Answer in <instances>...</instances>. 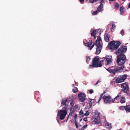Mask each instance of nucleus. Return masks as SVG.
<instances>
[{
	"mask_svg": "<svg viewBox=\"0 0 130 130\" xmlns=\"http://www.w3.org/2000/svg\"><path fill=\"white\" fill-rule=\"evenodd\" d=\"M126 60L125 55L123 54H120L117 56L116 62L118 65L117 67L114 68V69H107V70L109 73L115 75L116 74L121 72L124 68V64Z\"/></svg>",
	"mask_w": 130,
	"mask_h": 130,
	"instance_id": "nucleus-1",
	"label": "nucleus"
},
{
	"mask_svg": "<svg viewBox=\"0 0 130 130\" xmlns=\"http://www.w3.org/2000/svg\"><path fill=\"white\" fill-rule=\"evenodd\" d=\"M104 60H101L100 62L99 57L98 56H96L92 60V64L90 65L89 68H93L100 67L102 66V62Z\"/></svg>",
	"mask_w": 130,
	"mask_h": 130,
	"instance_id": "nucleus-2",
	"label": "nucleus"
},
{
	"mask_svg": "<svg viewBox=\"0 0 130 130\" xmlns=\"http://www.w3.org/2000/svg\"><path fill=\"white\" fill-rule=\"evenodd\" d=\"M121 42L119 41L115 42L113 41L109 43L110 49L112 50L117 49L121 44Z\"/></svg>",
	"mask_w": 130,
	"mask_h": 130,
	"instance_id": "nucleus-3",
	"label": "nucleus"
},
{
	"mask_svg": "<svg viewBox=\"0 0 130 130\" xmlns=\"http://www.w3.org/2000/svg\"><path fill=\"white\" fill-rule=\"evenodd\" d=\"M101 40V39L100 37L99 36L95 41V45L96 46V47L95 54L96 55H98L100 53L101 51V50L102 48L100 42V41Z\"/></svg>",
	"mask_w": 130,
	"mask_h": 130,
	"instance_id": "nucleus-4",
	"label": "nucleus"
},
{
	"mask_svg": "<svg viewBox=\"0 0 130 130\" xmlns=\"http://www.w3.org/2000/svg\"><path fill=\"white\" fill-rule=\"evenodd\" d=\"M67 113L66 110H60L58 111L57 116L60 120H63L65 118Z\"/></svg>",
	"mask_w": 130,
	"mask_h": 130,
	"instance_id": "nucleus-5",
	"label": "nucleus"
},
{
	"mask_svg": "<svg viewBox=\"0 0 130 130\" xmlns=\"http://www.w3.org/2000/svg\"><path fill=\"white\" fill-rule=\"evenodd\" d=\"M127 75L126 74L119 76L115 79L116 83H119L124 82L127 78Z\"/></svg>",
	"mask_w": 130,
	"mask_h": 130,
	"instance_id": "nucleus-6",
	"label": "nucleus"
},
{
	"mask_svg": "<svg viewBox=\"0 0 130 130\" xmlns=\"http://www.w3.org/2000/svg\"><path fill=\"white\" fill-rule=\"evenodd\" d=\"M121 86L122 89V90L124 93L127 94V92L129 90V87L128 83L127 82H125L124 83L121 84Z\"/></svg>",
	"mask_w": 130,
	"mask_h": 130,
	"instance_id": "nucleus-7",
	"label": "nucleus"
},
{
	"mask_svg": "<svg viewBox=\"0 0 130 130\" xmlns=\"http://www.w3.org/2000/svg\"><path fill=\"white\" fill-rule=\"evenodd\" d=\"M102 98L104 101V102L106 104L110 103L111 102H113L112 101V99L110 95H104Z\"/></svg>",
	"mask_w": 130,
	"mask_h": 130,
	"instance_id": "nucleus-8",
	"label": "nucleus"
},
{
	"mask_svg": "<svg viewBox=\"0 0 130 130\" xmlns=\"http://www.w3.org/2000/svg\"><path fill=\"white\" fill-rule=\"evenodd\" d=\"M127 50V48H124L122 46H121L117 51L116 53L117 55L118 54H123L126 52Z\"/></svg>",
	"mask_w": 130,
	"mask_h": 130,
	"instance_id": "nucleus-9",
	"label": "nucleus"
},
{
	"mask_svg": "<svg viewBox=\"0 0 130 130\" xmlns=\"http://www.w3.org/2000/svg\"><path fill=\"white\" fill-rule=\"evenodd\" d=\"M78 96L81 102H83L85 100L86 95L84 93L81 92L78 94Z\"/></svg>",
	"mask_w": 130,
	"mask_h": 130,
	"instance_id": "nucleus-10",
	"label": "nucleus"
},
{
	"mask_svg": "<svg viewBox=\"0 0 130 130\" xmlns=\"http://www.w3.org/2000/svg\"><path fill=\"white\" fill-rule=\"evenodd\" d=\"M90 100L89 103L87 105V107L88 109L90 108L92 105H94L95 104V100L94 99H90Z\"/></svg>",
	"mask_w": 130,
	"mask_h": 130,
	"instance_id": "nucleus-11",
	"label": "nucleus"
},
{
	"mask_svg": "<svg viewBox=\"0 0 130 130\" xmlns=\"http://www.w3.org/2000/svg\"><path fill=\"white\" fill-rule=\"evenodd\" d=\"M105 59L107 62V64L108 65L111 63L112 57L111 56H108L105 58Z\"/></svg>",
	"mask_w": 130,
	"mask_h": 130,
	"instance_id": "nucleus-12",
	"label": "nucleus"
},
{
	"mask_svg": "<svg viewBox=\"0 0 130 130\" xmlns=\"http://www.w3.org/2000/svg\"><path fill=\"white\" fill-rule=\"evenodd\" d=\"M110 35L108 33H105L104 36L105 40L106 42H108L109 41Z\"/></svg>",
	"mask_w": 130,
	"mask_h": 130,
	"instance_id": "nucleus-13",
	"label": "nucleus"
},
{
	"mask_svg": "<svg viewBox=\"0 0 130 130\" xmlns=\"http://www.w3.org/2000/svg\"><path fill=\"white\" fill-rule=\"evenodd\" d=\"M77 115L76 114H75L74 117V123L75 125L76 126V127L77 128H78V125L77 122Z\"/></svg>",
	"mask_w": 130,
	"mask_h": 130,
	"instance_id": "nucleus-14",
	"label": "nucleus"
},
{
	"mask_svg": "<svg viewBox=\"0 0 130 130\" xmlns=\"http://www.w3.org/2000/svg\"><path fill=\"white\" fill-rule=\"evenodd\" d=\"M100 114L99 112H95V114L94 116V119H100V117L99 115Z\"/></svg>",
	"mask_w": 130,
	"mask_h": 130,
	"instance_id": "nucleus-15",
	"label": "nucleus"
},
{
	"mask_svg": "<svg viewBox=\"0 0 130 130\" xmlns=\"http://www.w3.org/2000/svg\"><path fill=\"white\" fill-rule=\"evenodd\" d=\"M74 110L73 109V108L71 107L70 109V112L69 113V116L67 118V120L66 121H67L68 118L69 116H72V115L74 113Z\"/></svg>",
	"mask_w": 130,
	"mask_h": 130,
	"instance_id": "nucleus-16",
	"label": "nucleus"
},
{
	"mask_svg": "<svg viewBox=\"0 0 130 130\" xmlns=\"http://www.w3.org/2000/svg\"><path fill=\"white\" fill-rule=\"evenodd\" d=\"M125 110L126 112H130V105H128L125 106Z\"/></svg>",
	"mask_w": 130,
	"mask_h": 130,
	"instance_id": "nucleus-17",
	"label": "nucleus"
},
{
	"mask_svg": "<svg viewBox=\"0 0 130 130\" xmlns=\"http://www.w3.org/2000/svg\"><path fill=\"white\" fill-rule=\"evenodd\" d=\"M105 125L106 126V128L109 129H110L112 127L111 124L107 122L105 123Z\"/></svg>",
	"mask_w": 130,
	"mask_h": 130,
	"instance_id": "nucleus-18",
	"label": "nucleus"
},
{
	"mask_svg": "<svg viewBox=\"0 0 130 130\" xmlns=\"http://www.w3.org/2000/svg\"><path fill=\"white\" fill-rule=\"evenodd\" d=\"M92 43V40H91V41L90 42H88L86 43H85V45L86 46L89 48V49L90 48V47H91V45Z\"/></svg>",
	"mask_w": 130,
	"mask_h": 130,
	"instance_id": "nucleus-19",
	"label": "nucleus"
},
{
	"mask_svg": "<svg viewBox=\"0 0 130 130\" xmlns=\"http://www.w3.org/2000/svg\"><path fill=\"white\" fill-rule=\"evenodd\" d=\"M121 95V93H119L117 95L114 99H112V101L114 102V101L115 100H117V99H118L119 97Z\"/></svg>",
	"mask_w": 130,
	"mask_h": 130,
	"instance_id": "nucleus-20",
	"label": "nucleus"
},
{
	"mask_svg": "<svg viewBox=\"0 0 130 130\" xmlns=\"http://www.w3.org/2000/svg\"><path fill=\"white\" fill-rule=\"evenodd\" d=\"M68 101L67 99H64L62 100V101L61 102V105L62 106L64 105H65L66 103Z\"/></svg>",
	"mask_w": 130,
	"mask_h": 130,
	"instance_id": "nucleus-21",
	"label": "nucleus"
},
{
	"mask_svg": "<svg viewBox=\"0 0 130 130\" xmlns=\"http://www.w3.org/2000/svg\"><path fill=\"white\" fill-rule=\"evenodd\" d=\"M103 4L101 3L100 5L98 6L97 8L98 10L100 12L101 11L102 8H103Z\"/></svg>",
	"mask_w": 130,
	"mask_h": 130,
	"instance_id": "nucleus-22",
	"label": "nucleus"
},
{
	"mask_svg": "<svg viewBox=\"0 0 130 130\" xmlns=\"http://www.w3.org/2000/svg\"><path fill=\"white\" fill-rule=\"evenodd\" d=\"M96 31L95 30H93L92 31H91V36L92 37L94 35H96Z\"/></svg>",
	"mask_w": 130,
	"mask_h": 130,
	"instance_id": "nucleus-23",
	"label": "nucleus"
},
{
	"mask_svg": "<svg viewBox=\"0 0 130 130\" xmlns=\"http://www.w3.org/2000/svg\"><path fill=\"white\" fill-rule=\"evenodd\" d=\"M124 8L123 6H122L120 7V11L121 14H123L124 13Z\"/></svg>",
	"mask_w": 130,
	"mask_h": 130,
	"instance_id": "nucleus-24",
	"label": "nucleus"
},
{
	"mask_svg": "<svg viewBox=\"0 0 130 130\" xmlns=\"http://www.w3.org/2000/svg\"><path fill=\"white\" fill-rule=\"evenodd\" d=\"M100 119H94V122L96 124H98L100 122Z\"/></svg>",
	"mask_w": 130,
	"mask_h": 130,
	"instance_id": "nucleus-25",
	"label": "nucleus"
},
{
	"mask_svg": "<svg viewBox=\"0 0 130 130\" xmlns=\"http://www.w3.org/2000/svg\"><path fill=\"white\" fill-rule=\"evenodd\" d=\"M120 102L121 103H123L125 102V99L124 97L123 96L121 99Z\"/></svg>",
	"mask_w": 130,
	"mask_h": 130,
	"instance_id": "nucleus-26",
	"label": "nucleus"
},
{
	"mask_svg": "<svg viewBox=\"0 0 130 130\" xmlns=\"http://www.w3.org/2000/svg\"><path fill=\"white\" fill-rule=\"evenodd\" d=\"M68 105L67 104L65 105L62 108V110H66L67 111Z\"/></svg>",
	"mask_w": 130,
	"mask_h": 130,
	"instance_id": "nucleus-27",
	"label": "nucleus"
},
{
	"mask_svg": "<svg viewBox=\"0 0 130 130\" xmlns=\"http://www.w3.org/2000/svg\"><path fill=\"white\" fill-rule=\"evenodd\" d=\"M119 109L121 110H125V106H121L119 107Z\"/></svg>",
	"mask_w": 130,
	"mask_h": 130,
	"instance_id": "nucleus-28",
	"label": "nucleus"
},
{
	"mask_svg": "<svg viewBox=\"0 0 130 130\" xmlns=\"http://www.w3.org/2000/svg\"><path fill=\"white\" fill-rule=\"evenodd\" d=\"M86 58V62L87 63H89V61L90 60V57L89 56H87Z\"/></svg>",
	"mask_w": 130,
	"mask_h": 130,
	"instance_id": "nucleus-29",
	"label": "nucleus"
},
{
	"mask_svg": "<svg viewBox=\"0 0 130 130\" xmlns=\"http://www.w3.org/2000/svg\"><path fill=\"white\" fill-rule=\"evenodd\" d=\"M112 27L111 28V30L112 32H113L114 30V28L116 27V26L115 24H112Z\"/></svg>",
	"mask_w": 130,
	"mask_h": 130,
	"instance_id": "nucleus-30",
	"label": "nucleus"
},
{
	"mask_svg": "<svg viewBox=\"0 0 130 130\" xmlns=\"http://www.w3.org/2000/svg\"><path fill=\"white\" fill-rule=\"evenodd\" d=\"M78 89L77 88L75 87L74 89L73 90V92L74 93H76L77 92Z\"/></svg>",
	"mask_w": 130,
	"mask_h": 130,
	"instance_id": "nucleus-31",
	"label": "nucleus"
},
{
	"mask_svg": "<svg viewBox=\"0 0 130 130\" xmlns=\"http://www.w3.org/2000/svg\"><path fill=\"white\" fill-rule=\"evenodd\" d=\"M86 112L84 113V116H87L90 113L89 112L88 110L85 111Z\"/></svg>",
	"mask_w": 130,
	"mask_h": 130,
	"instance_id": "nucleus-32",
	"label": "nucleus"
},
{
	"mask_svg": "<svg viewBox=\"0 0 130 130\" xmlns=\"http://www.w3.org/2000/svg\"><path fill=\"white\" fill-rule=\"evenodd\" d=\"M98 10H96L94 11L92 13V14L93 15H94L98 13Z\"/></svg>",
	"mask_w": 130,
	"mask_h": 130,
	"instance_id": "nucleus-33",
	"label": "nucleus"
},
{
	"mask_svg": "<svg viewBox=\"0 0 130 130\" xmlns=\"http://www.w3.org/2000/svg\"><path fill=\"white\" fill-rule=\"evenodd\" d=\"M87 125H85L80 130H84V129L87 128Z\"/></svg>",
	"mask_w": 130,
	"mask_h": 130,
	"instance_id": "nucleus-34",
	"label": "nucleus"
},
{
	"mask_svg": "<svg viewBox=\"0 0 130 130\" xmlns=\"http://www.w3.org/2000/svg\"><path fill=\"white\" fill-rule=\"evenodd\" d=\"M84 112L82 110H81L79 112V114L80 115L84 116Z\"/></svg>",
	"mask_w": 130,
	"mask_h": 130,
	"instance_id": "nucleus-35",
	"label": "nucleus"
},
{
	"mask_svg": "<svg viewBox=\"0 0 130 130\" xmlns=\"http://www.w3.org/2000/svg\"><path fill=\"white\" fill-rule=\"evenodd\" d=\"M119 4H118L116 3L115 6V8H118L119 7Z\"/></svg>",
	"mask_w": 130,
	"mask_h": 130,
	"instance_id": "nucleus-36",
	"label": "nucleus"
},
{
	"mask_svg": "<svg viewBox=\"0 0 130 130\" xmlns=\"http://www.w3.org/2000/svg\"><path fill=\"white\" fill-rule=\"evenodd\" d=\"M70 104L71 106V107L72 108V107L74 105L73 101H72L70 102Z\"/></svg>",
	"mask_w": 130,
	"mask_h": 130,
	"instance_id": "nucleus-37",
	"label": "nucleus"
},
{
	"mask_svg": "<svg viewBox=\"0 0 130 130\" xmlns=\"http://www.w3.org/2000/svg\"><path fill=\"white\" fill-rule=\"evenodd\" d=\"M120 33L122 35H124V30H122L120 31Z\"/></svg>",
	"mask_w": 130,
	"mask_h": 130,
	"instance_id": "nucleus-38",
	"label": "nucleus"
},
{
	"mask_svg": "<svg viewBox=\"0 0 130 130\" xmlns=\"http://www.w3.org/2000/svg\"><path fill=\"white\" fill-rule=\"evenodd\" d=\"M95 44L94 43H93L92 46H91V47H90V50H91L92 49V48L94 47V45H95Z\"/></svg>",
	"mask_w": 130,
	"mask_h": 130,
	"instance_id": "nucleus-39",
	"label": "nucleus"
},
{
	"mask_svg": "<svg viewBox=\"0 0 130 130\" xmlns=\"http://www.w3.org/2000/svg\"><path fill=\"white\" fill-rule=\"evenodd\" d=\"M90 94H91L93 92V91L92 89H91L89 90Z\"/></svg>",
	"mask_w": 130,
	"mask_h": 130,
	"instance_id": "nucleus-40",
	"label": "nucleus"
},
{
	"mask_svg": "<svg viewBox=\"0 0 130 130\" xmlns=\"http://www.w3.org/2000/svg\"><path fill=\"white\" fill-rule=\"evenodd\" d=\"M101 82V81L100 80H99L96 83V84H95V85H96L97 84H98L100 82Z\"/></svg>",
	"mask_w": 130,
	"mask_h": 130,
	"instance_id": "nucleus-41",
	"label": "nucleus"
},
{
	"mask_svg": "<svg viewBox=\"0 0 130 130\" xmlns=\"http://www.w3.org/2000/svg\"><path fill=\"white\" fill-rule=\"evenodd\" d=\"M83 120L85 121L86 122L87 121V118H84Z\"/></svg>",
	"mask_w": 130,
	"mask_h": 130,
	"instance_id": "nucleus-42",
	"label": "nucleus"
},
{
	"mask_svg": "<svg viewBox=\"0 0 130 130\" xmlns=\"http://www.w3.org/2000/svg\"><path fill=\"white\" fill-rule=\"evenodd\" d=\"M37 101H38L39 102H40L41 101V100H40V99L39 98H38L37 99Z\"/></svg>",
	"mask_w": 130,
	"mask_h": 130,
	"instance_id": "nucleus-43",
	"label": "nucleus"
},
{
	"mask_svg": "<svg viewBox=\"0 0 130 130\" xmlns=\"http://www.w3.org/2000/svg\"><path fill=\"white\" fill-rule=\"evenodd\" d=\"M98 32H99L100 33H99V34H101V30L100 29H98Z\"/></svg>",
	"mask_w": 130,
	"mask_h": 130,
	"instance_id": "nucleus-44",
	"label": "nucleus"
},
{
	"mask_svg": "<svg viewBox=\"0 0 130 130\" xmlns=\"http://www.w3.org/2000/svg\"><path fill=\"white\" fill-rule=\"evenodd\" d=\"M89 2L90 3H94V1L93 0L92 1H91L90 0L89 1Z\"/></svg>",
	"mask_w": 130,
	"mask_h": 130,
	"instance_id": "nucleus-45",
	"label": "nucleus"
},
{
	"mask_svg": "<svg viewBox=\"0 0 130 130\" xmlns=\"http://www.w3.org/2000/svg\"><path fill=\"white\" fill-rule=\"evenodd\" d=\"M102 98V97H100L99 99V101L98 102V103H99V102L101 100Z\"/></svg>",
	"mask_w": 130,
	"mask_h": 130,
	"instance_id": "nucleus-46",
	"label": "nucleus"
},
{
	"mask_svg": "<svg viewBox=\"0 0 130 130\" xmlns=\"http://www.w3.org/2000/svg\"><path fill=\"white\" fill-rule=\"evenodd\" d=\"M80 1L81 3H83L84 2V0H79Z\"/></svg>",
	"mask_w": 130,
	"mask_h": 130,
	"instance_id": "nucleus-47",
	"label": "nucleus"
},
{
	"mask_svg": "<svg viewBox=\"0 0 130 130\" xmlns=\"http://www.w3.org/2000/svg\"><path fill=\"white\" fill-rule=\"evenodd\" d=\"M104 95L103 94V93L101 94L100 95V97H103V95Z\"/></svg>",
	"mask_w": 130,
	"mask_h": 130,
	"instance_id": "nucleus-48",
	"label": "nucleus"
},
{
	"mask_svg": "<svg viewBox=\"0 0 130 130\" xmlns=\"http://www.w3.org/2000/svg\"><path fill=\"white\" fill-rule=\"evenodd\" d=\"M128 7L129 8H130V3L129 4Z\"/></svg>",
	"mask_w": 130,
	"mask_h": 130,
	"instance_id": "nucleus-49",
	"label": "nucleus"
},
{
	"mask_svg": "<svg viewBox=\"0 0 130 130\" xmlns=\"http://www.w3.org/2000/svg\"><path fill=\"white\" fill-rule=\"evenodd\" d=\"M98 0H93L94 2H96L98 1Z\"/></svg>",
	"mask_w": 130,
	"mask_h": 130,
	"instance_id": "nucleus-50",
	"label": "nucleus"
},
{
	"mask_svg": "<svg viewBox=\"0 0 130 130\" xmlns=\"http://www.w3.org/2000/svg\"><path fill=\"white\" fill-rule=\"evenodd\" d=\"M101 1V2H104V0H100Z\"/></svg>",
	"mask_w": 130,
	"mask_h": 130,
	"instance_id": "nucleus-51",
	"label": "nucleus"
},
{
	"mask_svg": "<svg viewBox=\"0 0 130 130\" xmlns=\"http://www.w3.org/2000/svg\"><path fill=\"white\" fill-rule=\"evenodd\" d=\"M94 37V39H95L96 38V37L95 36V35H94V36H93Z\"/></svg>",
	"mask_w": 130,
	"mask_h": 130,
	"instance_id": "nucleus-52",
	"label": "nucleus"
},
{
	"mask_svg": "<svg viewBox=\"0 0 130 130\" xmlns=\"http://www.w3.org/2000/svg\"><path fill=\"white\" fill-rule=\"evenodd\" d=\"M115 0H109V1H114Z\"/></svg>",
	"mask_w": 130,
	"mask_h": 130,
	"instance_id": "nucleus-53",
	"label": "nucleus"
},
{
	"mask_svg": "<svg viewBox=\"0 0 130 130\" xmlns=\"http://www.w3.org/2000/svg\"><path fill=\"white\" fill-rule=\"evenodd\" d=\"M72 86H73V87H74V84H72Z\"/></svg>",
	"mask_w": 130,
	"mask_h": 130,
	"instance_id": "nucleus-54",
	"label": "nucleus"
},
{
	"mask_svg": "<svg viewBox=\"0 0 130 130\" xmlns=\"http://www.w3.org/2000/svg\"><path fill=\"white\" fill-rule=\"evenodd\" d=\"M57 121H58V122L60 124V123H59V120H57Z\"/></svg>",
	"mask_w": 130,
	"mask_h": 130,
	"instance_id": "nucleus-55",
	"label": "nucleus"
},
{
	"mask_svg": "<svg viewBox=\"0 0 130 130\" xmlns=\"http://www.w3.org/2000/svg\"><path fill=\"white\" fill-rule=\"evenodd\" d=\"M118 130H122V129L120 128V129H118Z\"/></svg>",
	"mask_w": 130,
	"mask_h": 130,
	"instance_id": "nucleus-56",
	"label": "nucleus"
},
{
	"mask_svg": "<svg viewBox=\"0 0 130 130\" xmlns=\"http://www.w3.org/2000/svg\"><path fill=\"white\" fill-rule=\"evenodd\" d=\"M105 93V91H104L103 93V94H104Z\"/></svg>",
	"mask_w": 130,
	"mask_h": 130,
	"instance_id": "nucleus-57",
	"label": "nucleus"
},
{
	"mask_svg": "<svg viewBox=\"0 0 130 130\" xmlns=\"http://www.w3.org/2000/svg\"><path fill=\"white\" fill-rule=\"evenodd\" d=\"M82 120V119H80V121L81 122Z\"/></svg>",
	"mask_w": 130,
	"mask_h": 130,
	"instance_id": "nucleus-58",
	"label": "nucleus"
},
{
	"mask_svg": "<svg viewBox=\"0 0 130 130\" xmlns=\"http://www.w3.org/2000/svg\"><path fill=\"white\" fill-rule=\"evenodd\" d=\"M76 106H77V105H75V107H76Z\"/></svg>",
	"mask_w": 130,
	"mask_h": 130,
	"instance_id": "nucleus-59",
	"label": "nucleus"
},
{
	"mask_svg": "<svg viewBox=\"0 0 130 130\" xmlns=\"http://www.w3.org/2000/svg\"><path fill=\"white\" fill-rule=\"evenodd\" d=\"M75 83L76 84V82H75Z\"/></svg>",
	"mask_w": 130,
	"mask_h": 130,
	"instance_id": "nucleus-60",
	"label": "nucleus"
},
{
	"mask_svg": "<svg viewBox=\"0 0 130 130\" xmlns=\"http://www.w3.org/2000/svg\"><path fill=\"white\" fill-rule=\"evenodd\" d=\"M122 0V1H125V0Z\"/></svg>",
	"mask_w": 130,
	"mask_h": 130,
	"instance_id": "nucleus-61",
	"label": "nucleus"
},
{
	"mask_svg": "<svg viewBox=\"0 0 130 130\" xmlns=\"http://www.w3.org/2000/svg\"><path fill=\"white\" fill-rule=\"evenodd\" d=\"M79 126H81V125H80Z\"/></svg>",
	"mask_w": 130,
	"mask_h": 130,
	"instance_id": "nucleus-62",
	"label": "nucleus"
}]
</instances>
